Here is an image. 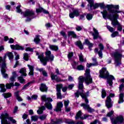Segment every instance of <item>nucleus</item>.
Returning a JSON list of instances; mask_svg holds the SVG:
<instances>
[{
    "label": "nucleus",
    "mask_w": 124,
    "mask_h": 124,
    "mask_svg": "<svg viewBox=\"0 0 124 124\" xmlns=\"http://www.w3.org/2000/svg\"><path fill=\"white\" fill-rule=\"evenodd\" d=\"M91 70L90 69H86L85 71V78L83 77L82 76H80L78 78V89L79 90L77 91L76 93H75V95L76 97H79V95H80L82 98H84L85 100V102L86 104H81L80 106L81 107H83L84 109L85 110H87L88 112L90 113H92L93 112H94V109L90 107V105H89V100L87 99V96H89V92H87V93H85L84 91V85H83V83H84V81H85L86 85H89L93 83V78L91 77Z\"/></svg>",
    "instance_id": "obj_1"
},
{
    "label": "nucleus",
    "mask_w": 124,
    "mask_h": 124,
    "mask_svg": "<svg viewBox=\"0 0 124 124\" xmlns=\"http://www.w3.org/2000/svg\"><path fill=\"white\" fill-rule=\"evenodd\" d=\"M107 8H108L107 12V10H104L101 12V14L103 15V18L106 19L107 18L109 19L111 21L112 26L115 28L116 26H118L117 30L119 31H123V27L121 25L118 21L119 17L120 16L118 13H121L122 11L118 10L120 8L119 5H107L106 6Z\"/></svg>",
    "instance_id": "obj_2"
},
{
    "label": "nucleus",
    "mask_w": 124,
    "mask_h": 124,
    "mask_svg": "<svg viewBox=\"0 0 124 124\" xmlns=\"http://www.w3.org/2000/svg\"><path fill=\"white\" fill-rule=\"evenodd\" d=\"M100 78H104V79L107 78V84H108L109 86L113 85V81L112 80L115 79V77L112 75H109V73L107 71L106 68H103L100 71Z\"/></svg>",
    "instance_id": "obj_3"
},
{
    "label": "nucleus",
    "mask_w": 124,
    "mask_h": 124,
    "mask_svg": "<svg viewBox=\"0 0 124 124\" xmlns=\"http://www.w3.org/2000/svg\"><path fill=\"white\" fill-rule=\"evenodd\" d=\"M46 57H44L43 53H41L38 56V59H39L40 62L43 63L44 65H46V64H47V62H48V61L53 62V61H54V58H55L53 54H51V51L49 50L46 52Z\"/></svg>",
    "instance_id": "obj_4"
},
{
    "label": "nucleus",
    "mask_w": 124,
    "mask_h": 124,
    "mask_svg": "<svg viewBox=\"0 0 124 124\" xmlns=\"http://www.w3.org/2000/svg\"><path fill=\"white\" fill-rule=\"evenodd\" d=\"M20 7H21V5H19L16 7V12L17 13L22 14L24 17H26V22H30L31 20V11L30 9H27L25 12H22V10L20 9Z\"/></svg>",
    "instance_id": "obj_5"
},
{
    "label": "nucleus",
    "mask_w": 124,
    "mask_h": 124,
    "mask_svg": "<svg viewBox=\"0 0 124 124\" xmlns=\"http://www.w3.org/2000/svg\"><path fill=\"white\" fill-rule=\"evenodd\" d=\"M0 66H1V72L3 78H8V75L5 73V58L0 57Z\"/></svg>",
    "instance_id": "obj_6"
},
{
    "label": "nucleus",
    "mask_w": 124,
    "mask_h": 124,
    "mask_svg": "<svg viewBox=\"0 0 124 124\" xmlns=\"http://www.w3.org/2000/svg\"><path fill=\"white\" fill-rule=\"evenodd\" d=\"M110 120L113 124H124V116L122 115H117L116 117L110 118Z\"/></svg>",
    "instance_id": "obj_7"
},
{
    "label": "nucleus",
    "mask_w": 124,
    "mask_h": 124,
    "mask_svg": "<svg viewBox=\"0 0 124 124\" xmlns=\"http://www.w3.org/2000/svg\"><path fill=\"white\" fill-rule=\"evenodd\" d=\"M42 100L46 102L45 104L46 107L49 110H51L52 108V104L50 102H52L53 100L50 97H46V95H43L41 96Z\"/></svg>",
    "instance_id": "obj_8"
},
{
    "label": "nucleus",
    "mask_w": 124,
    "mask_h": 124,
    "mask_svg": "<svg viewBox=\"0 0 124 124\" xmlns=\"http://www.w3.org/2000/svg\"><path fill=\"white\" fill-rule=\"evenodd\" d=\"M75 118L76 120H78V119L79 118L81 120H86V119H88V120H91V119H93V115L84 114L83 115V117L82 116V112H81V110H79L77 113Z\"/></svg>",
    "instance_id": "obj_9"
},
{
    "label": "nucleus",
    "mask_w": 124,
    "mask_h": 124,
    "mask_svg": "<svg viewBox=\"0 0 124 124\" xmlns=\"http://www.w3.org/2000/svg\"><path fill=\"white\" fill-rule=\"evenodd\" d=\"M115 61V64L116 66L121 65V59H122V54L119 52H115L113 54Z\"/></svg>",
    "instance_id": "obj_10"
},
{
    "label": "nucleus",
    "mask_w": 124,
    "mask_h": 124,
    "mask_svg": "<svg viewBox=\"0 0 124 124\" xmlns=\"http://www.w3.org/2000/svg\"><path fill=\"white\" fill-rule=\"evenodd\" d=\"M89 2L87 8L90 11L92 9H96L99 7V3L94 4L93 0H86Z\"/></svg>",
    "instance_id": "obj_11"
},
{
    "label": "nucleus",
    "mask_w": 124,
    "mask_h": 124,
    "mask_svg": "<svg viewBox=\"0 0 124 124\" xmlns=\"http://www.w3.org/2000/svg\"><path fill=\"white\" fill-rule=\"evenodd\" d=\"M115 96V94L110 93L109 96L107 97V100L106 101V106L108 109L111 108L113 107V104L112 103V100L110 97H114Z\"/></svg>",
    "instance_id": "obj_12"
},
{
    "label": "nucleus",
    "mask_w": 124,
    "mask_h": 124,
    "mask_svg": "<svg viewBox=\"0 0 124 124\" xmlns=\"http://www.w3.org/2000/svg\"><path fill=\"white\" fill-rule=\"evenodd\" d=\"M62 85H56L57 98H59V99H62V93H61V89H62Z\"/></svg>",
    "instance_id": "obj_13"
},
{
    "label": "nucleus",
    "mask_w": 124,
    "mask_h": 124,
    "mask_svg": "<svg viewBox=\"0 0 124 124\" xmlns=\"http://www.w3.org/2000/svg\"><path fill=\"white\" fill-rule=\"evenodd\" d=\"M92 61L94 63L87 64L86 66L88 68H90L91 66H97V65H98V62H96V58H92Z\"/></svg>",
    "instance_id": "obj_14"
},
{
    "label": "nucleus",
    "mask_w": 124,
    "mask_h": 124,
    "mask_svg": "<svg viewBox=\"0 0 124 124\" xmlns=\"http://www.w3.org/2000/svg\"><path fill=\"white\" fill-rule=\"evenodd\" d=\"M63 106V104H62V102H60L58 103L57 107L55 108L54 111H56V112H60V111L62 110V108Z\"/></svg>",
    "instance_id": "obj_15"
},
{
    "label": "nucleus",
    "mask_w": 124,
    "mask_h": 124,
    "mask_svg": "<svg viewBox=\"0 0 124 124\" xmlns=\"http://www.w3.org/2000/svg\"><path fill=\"white\" fill-rule=\"evenodd\" d=\"M79 12L77 10H75L74 11L73 13H70L69 14V17L71 18V19H73L74 18V16H78Z\"/></svg>",
    "instance_id": "obj_16"
},
{
    "label": "nucleus",
    "mask_w": 124,
    "mask_h": 124,
    "mask_svg": "<svg viewBox=\"0 0 124 124\" xmlns=\"http://www.w3.org/2000/svg\"><path fill=\"white\" fill-rule=\"evenodd\" d=\"M36 11L37 13H40V12H43L45 14H49V12L43 8L39 7L38 9H36Z\"/></svg>",
    "instance_id": "obj_17"
},
{
    "label": "nucleus",
    "mask_w": 124,
    "mask_h": 124,
    "mask_svg": "<svg viewBox=\"0 0 124 124\" xmlns=\"http://www.w3.org/2000/svg\"><path fill=\"white\" fill-rule=\"evenodd\" d=\"M93 33L92 34V35L93 36V39H97L99 34L98 31L94 28H93Z\"/></svg>",
    "instance_id": "obj_18"
},
{
    "label": "nucleus",
    "mask_w": 124,
    "mask_h": 124,
    "mask_svg": "<svg viewBox=\"0 0 124 124\" xmlns=\"http://www.w3.org/2000/svg\"><path fill=\"white\" fill-rule=\"evenodd\" d=\"M51 78L52 80H55L57 82H61V78H58L57 75H55L53 73L51 74Z\"/></svg>",
    "instance_id": "obj_19"
},
{
    "label": "nucleus",
    "mask_w": 124,
    "mask_h": 124,
    "mask_svg": "<svg viewBox=\"0 0 124 124\" xmlns=\"http://www.w3.org/2000/svg\"><path fill=\"white\" fill-rule=\"evenodd\" d=\"M62 123V119H54L51 120V124H61Z\"/></svg>",
    "instance_id": "obj_20"
},
{
    "label": "nucleus",
    "mask_w": 124,
    "mask_h": 124,
    "mask_svg": "<svg viewBox=\"0 0 124 124\" xmlns=\"http://www.w3.org/2000/svg\"><path fill=\"white\" fill-rule=\"evenodd\" d=\"M20 92L19 91H16L15 93V96H16L17 100H18V101H22V98H21V97H20V95H19V93Z\"/></svg>",
    "instance_id": "obj_21"
},
{
    "label": "nucleus",
    "mask_w": 124,
    "mask_h": 124,
    "mask_svg": "<svg viewBox=\"0 0 124 124\" xmlns=\"http://www.w3.org/2000/svg\"><path fill=\"white\" fill-rule=\"evenodd\" d=\"M40 90L41 92H47V87L46 86V85L42 84L40 88Z\"/></svg>",
    "instance_id": "obj_22"
},
{
    "label": "nucleus",
    "mask_w": 124,
    "mask_h": 124,
    "mask_svg": "<svg viewBox=\"0 0 124 124\" xmlns=\"http://www.w3.org/2000/svg\"><path fill=\"white\" fill-rule=\"evenodd\" d=\"M26 72H27V71L25 68H21L19 71V73L21 74V76H27Z\"/></svg>",
    "instance_id": "obj_23"
},
{
    "label": "nucleus",
    "mask_w": 124,
    "mask_h": 124,
    "mask_svg": "<svg viewBox=\"0 0 124 124\" xmlns=\"http://www.w3.org/2000/svg\"><path fill=\"white\" fill-rule=\"evenodd\" d=\"M84 43L89 46V49L90 51H92V47H93V44L91 43L89 40L86 39Z\"/></svg>",
    "instance_id": "obj_24"
},
{
    "label": "nucleus",
    "mask_w": 124,
    "mask_h": 124,
    "mask_svg": "<svg viewBox=\"0 0 124 124\" xmlns=\"http://www.w3.org/2000/svg\"><path fill=\"white\" fill-rule=\"evenodd\" d=\"M124 93H120L119 95V99L118 100V103L121 104L124 102Z\"/></svg>",
    "instance_id": "obj_25"
},
{
    "label": "nucleus",
    "mask_w": 124,
    "mask_h": 124,
    "mask_svg": "<svg viewBox=\"0 0 124 124\" xmlns=\"http://www.w3.org/2000/svg\"><path fill=\"white\" fill-rule=\"evenodd\" d=\"M0 93H5V92H6V89H5V85L3 84H0Z\"/></svg>",
    "instance_id": "obj_26"
},
{
    "label": "nucleus",
    "mask_w": 124,
    "mask_h": 124,
    "mask_svg": "<svg viewBox=\"0 0 124 124\" xmlns=\"http://www.w3.org/2000/svg\"><path fill=\"white\" fill-rule=\"evenodd\" d=\"M68 36H72L74 38L77 37V35L74 32V31H69L68 32Z\"/></svg>",
    "instance_id": "obj_27"
},
{
    "label": "nucleus",
    "mask_w": 124,
    "mask_h": 124,
    "mask_svg": "<svg viewBox=\"0 0 124 124\" xmlns=\"http://www.w3.org/2000/svg\"><path fill=\"white\" fill-rule=\"evenodd\" d=\"M45 109H46V108L44 106H42L39 108V109L37 111V113L40 115V114H42V113H43V111H44Z\"/></svg>",
    "instance_id": "obj_28"
},
{
    "label": "nucleus",
    "mask_w": 124,
    "mask_h": 124,
    "mask_svg": "<svg viewBox=\"0 0 124 124\" xmlns=\"http://www.w3.org/2000/svg\"><path fill=\"white\" fill-rule=\"evenodd\" d=\"M34 42L36 44H39L40 43V38L39 35H36L33 40Z\"/></svg>",
    "instance_id": "obj_29"
},
{
    "label": "nucleus",
    "mask_w": 124,
    "mask_h": 124,
    "mask_svg": "<svg viewBox=\"0 0 124 124\" xmlns=\"http://www.w3.org/2000/svg\"><path fill=\"white\" fill-rule=\"evenodd\" d=\"M39 71L40 72H42L43 75L46 77H47L48 76V74L46 72V71L44 70L43 68L39 69Z\"/></svg>",
    "instance_id": "obj_30"
},
{
    "label": "nucleus",
    "mask_w": 124,
    "mask_h": 124,
    "mask_svg": "<svg viewBox=\"0 0 124 124\" xmlns=\"http://www.w3.org/2000/svg\"><path fill=\"white\" fill-rule=\"evenodd\" d=\"M93 17V15L92 14H87L86 15V19L88 21H91V20H92Z\"/></svg>",
    "instance_id": "obj_31"
},
{
    "label": "nucleus",
    "mask_w": 124,
    "mask_h": 124,
    "mask_svg": "<svg viewBox=\"0 0 124 124\" xmlns=\"http://www.w3.org/2000/svg\"><path fill=\"white\" fill-rule=\"evenodd\" d=\"M85 69V66L83 65H78L77 67V70L81 71V70H84Z\"/></svg>",
    "instance_id": "obj_32"
},
{
    "label": "nucleus",
    "mask_w": 124,
    "mask_h": 124,
    "mask_svg": "<svg viewBox=\"0 0 124 124\" xmlns=\"http://www.w3.org/2000/svg\"><path fill=\"white\" fill-rule=\"evenodd\" d=\"M11 87H14V82H11L10 83H7L6 84V89H11Z\"/></svg>",
    "instance_id": "obj_33"
},
{
    "label": "nucleus",
    "mask_w": 124,
    "mask_h": 124,
    "mask_svg": "<svg viewBox=\"0 0 124 124\" xmlns=\"http://www.w3.org/2000/svg\"><path fill=\"white\" fill-rule=\"evenodd\" d=\"M49 48L51 50H53V51H57L59 49L57 46L53 45L49 46Z\"/></svg>",
    "instance_id": "obj_34"
},
{
    "label": "nucleus",
    "mask_w": 124,
    "mask_h": 124,
    "mask_svg": "<svg viewBox=\"0 0 124 124\" xmlns=\"http://www.w3.org/2000/svg\"><path fill=\"white\" fill-rule=\"evenodd\" d=\"M76 45L78 46L80 49H83L84 47L83 46V45H82V43L81 42H77L75 43Z\"/></svg>",
    "instance_id": "obj_35"
},
{
    "label": "nucleus",
    "mask_w": 124,
    "mask_h": 124,
    "mask_svg": "<svg viewBox=\"0 0 124 124\" xmlns=\"http://www.w3.org/2000/svg\"><path fill=\"white\" fill-rule=\"evenodd\" d=\"M7 56L9 60H13V58H14V56H13V54H12V52H8Z\"/></svg>",
    "instance_id": "obj_36"
},
{
    "label": "nucleus",
    "mask_w": 124,
    "mask_h": 124,
    "mask_svg": "<svg viewBox=\"0 0 124 124\" xmlns=\"http://www.w3.org/2000/svg\"><path fill=\"white\" fill-rule=\"evenodd\" d=\"M107 28L108 30L109 31H110V32H113L115 31V29L109 25L107 26Z\"/></svg>",
    "instance_id": "obj_37"
},
{
    "label": "nucleus",
    "mask_w": 124,
    "mask_h": 124,
    "mask_svg": "<svg viewBox=\"0 0 124 124\" xmlns=\"http://www.w3.org/2000/svg\"><path fill=\"white\" fill-rule=\"evenodd\" d=\"M18 80L21 84H24V83H25V79L22 77H19L18 78Z\"/></svg>",
    "instance_id": "obj_38"
},
{
    "label": "nucleus",
    "mask_w": 124,
    "mask_h": 124,
    "mask_svg": "<svg viewBox=\"0 0 124 124\" xmlns=\"http://www.w3.org/2000/svg\"><path fill=\"white\" fill-rule=\"evenodd\" d=\"M65 122L67 124H75V123H74L73 121L69 119H66Z\"/></svg>",
    "instance_id": "obj_39"
},
{
    "label": "nucleus",
    "mask_w": 124,
    "mask_h": 124,
    "mask_svg": "<svg viewBox=\"0 0 124 124\" xmlns=\"http://www.w3.org/2000/svg\"><path fill=\"white\" fill-rule=\"evenodd\" d=\"M119 35V32L118 31H115L113 32L111 35V36L112 38L116 37V36H118Z\"/></svg>",
    "instance_id": "obj_40"
},
{
    "label": "nucleus",
    "mask_w": 124,
    "mask_h": 124,
    "mask_svg": "<svg viewBox=\"0 0 124 124\" xmlns=\"http://www.w3.org/2000/svg\"><path fill=\"white\" fill-rule=\"evenodd\" d=\"M46 117H47V115L44 114V115L40 116L39 117V119H40V120H41V121H44V120H45Z\"/></svg>",
    "instance_id": "obj_41"
},
{
    "label": "nucleus",
    "mask_w": 124,
    "mask_h": 124,
    "mask_svg": "<svg viewBox=\"0 0 124 124\" xmlns=\"http://www.w3.org/2000/svg\"><path fill=\"white\" fill-rule=\"evenodd\" d=\"M3 95L5 98H8V97H10V96H11L12 94L11 93H7L3 94Z\"/></svg>",
    "instance_id": "obj_42"
},
{
    "label": "nucleus",
    "mask_w": 124,
    "mask_h": 124,
    "mask_svg": "<svg viewBox=\"0 0 124 124\" xmlns=\"http://www.w3.org/2000/svg\"><path fill=\"white\" fill-rule=\"evenodd\" d=\"M106 95H107L106 92L105 91V90H104V89H103L102 91V98H105V97L106 96Z\"/></svg>",
    "instance_id": "obj_43"
},
{
    "label": "nucleus",
    "mask_w": 124,
    "mask_h": 124,
    "mask_svg": "<svg viewBox=\"0 0 124 124\" xmlns=\"http://www.w3.org/2000/svg\"><path fill=\"white\" fill-rule=\"evenodd\" d=\"M38 120V116L36 115L32 116H31V121H34V122H36Z\"/></svg>",
    "instance_id": "obj_44"
},
{
    "label": "nucleus",
    "mask_w": 124,
    "mask_h": 124,
    "mask_svg": "<svg viewBox=\"0 0 124 124\" xmlns=\"http://www.w3.org/2000/svg\"><path fill=\"white\" fill-rule=\"evenodd\" d=\"M101 124V122L99 121L98 120L96 119L93 122H92L90 124Z\"/></svg>",
    "instance_id": "obj_45"
},
{
    "label": "nucleus",
    "mask_w": 124,
    "mask_h": 124,
    "mask_svg": "<svg viewBox=\"0 0 124 124\" xmlns=\"http://www.w3.org/2000/svg\"><path fill=\"white\" fill-rule=\"evenodd\" d=\"M23 59H24V60H25V61H28L29 60V54L28 53H25L24 54Z\"/></svg>",
    "instance_id": "obj_46"
},
{
    "label": "nucleus",
    "mask_w": 124,
    "mask_h": 124,
    "mask_svg": "<svg viewBox=\"0 0 124 124\" xmlns=\"http://www.w3.org/2000/svg\"><path fill=\"white\" fill-rule=\"evenodd\" d=\"M79 59L80 62H83L84 58L83 57L82 54H80L79 55Z\"/></svg>",
    "instance_id": "obj_47"
},
{
    "label": "nucleus",
    "mask_w": 124,
    "mask_h": 124,
    "mask_svg": "<svg viewBox=\"0 0 124 124\" xmlns=\"http://www.w3.org/2000/svg\"><path fill=\"white\" fill-rule=\"evenodd\" d=\"M24 47L19 46V45H16V50H21L23 51V50H24Z\"/></svg>",
    "instance_id": "obj_48"
},
{
    "label": "nucleus",
    "mask_w": 124,
    "mask_h": 124,
    "mask_svg": "<svg viewBox=\"0 0 124 124\" xmlns=\"http://www.w3.org/2000/svg\"><path fill=\"white\" fill-rule=\"evenodd\" d=\"M72 65L73 66V68H74V69H77V62H73V63H72Z\"/></svg>",
    "instance_id": "obj_49"
},
{
    "label": "nucleus",
    "mask_w": 124,
    "mask_h": 124,
    "mask_svg": "<svg viewBox=\"0 0 124 124\" xmlns=\"http://www.w3.org/2000/svg\"><path fill=\"white\" fill-rule=\"evenodd\" d=\"M60 33L61 35L63 36V37H64V38H66V37H67V35H66L64 31H62L60 32Z\"/></svg>",
    "instance_id": "obj_50"
},
{
    "label": "nucleus",
    "mask_w": 124,
    "mask_h": 124,
    "mask_svg": "<svg viewBox=\"0 0 124 124\" xmlns=\"http://www.w3.org/2000/svg\"><path fill=\"white\" fill-rule=\"evenodd\" d=\"M13 77H15L16 78V77H18V75H17V72L16 71H13L12 73Z\"/></svg>",
    "instance_id": "obj_51"
},
{
    "label": "nucleus",
    "mask_w": 124,
    "mask_h": 124,
    "mask_svg": "<svg viewBox=\"0 0 124 124\" xmlns=\"http://www.w3.org/2000/svg\"><path fill=\"white\" fill-rule=\"evenodd\" d=\"M114 114V110H111L107 114V117H111L112 115Z\"/></svg>",
    "instance_id": "obj_52"
},
{
    "label": "nucleus",
    "mask_w": 124,
    "mask_h": 124,
    "mask_svg": "<svg viewBox=\"0 0 124 124\" xmlns=\"http://www.w3.org/2000/svg\"><path fill=\"white\" fill-rule=\"evenodd\" d=\"M73 52H70L69 53V54H68V58L69 60H70L71 59V58H72V57H73Z\"/></svg>",
    "instance_id": "obj_53"
},
{
    "label": "nucleus",
    "mask_w": 124,
    "mask_h": 124,
    "mask_svg": "<svg viewBox=\"0 0 124 124\" xmlns=\"http://www.w3.org/2000/svg\"><path fill=\"white\" fill-rule=\"evenodd\" d=\"M99 47L100 49V51H102L104 49V46H103V45L102 44H100L99 45Z\"/></svg>",
    "instance_id": "obj_54"
},
{
    "label": "nucleus",
    "mask_w": 124,
    "mask_h": 124,
    "mask_svg": "<svg viewBox=\"0 0 124 124\" xmlns=\"http://www.w3.org/2000/svg\"><path fill=\"white\" fill-rule=\"evenodd\" d=\"M16 78L14 77H11L10 78V82H13L12 83H14V82H15V78Z\"/></svg>",
    "instance_id": "obj_55"
},
{
    "label": "nucleus",
    "mask_w": 124,
    "mask_h": 124,
    "mask_svg": "<svg viewBox=\"0 0 124 124\" xmlns=\"http://www.w3.org/2000/svg\"><path fill=\"white\" fill-rule=\"evenodd\" d=\"M10 47L11 49L13 50H16V47H17V45H12L10 46Z\"/></svg>",
    "instance_id": "obj_56"
},
{
    "label": "nucleus",
    "mask_w": 124,
    "mask_h": 124,
    "mask_svg": "<svg viewBox=\"0 0 124 124\" xmlns=\"http://www.w3.org/2000/svg\"><path fill=\"white\" fill-rule=\"evenodd\" d=\"M64 104L65 107H67V106H68V105L69 104V100L65 101L64 102Z\"/></svg>",
    "instance_id": "obj_57"
},
{
    "label": "nucleus",
    "mask_w": 124,
    "mask_h": 124,
    "mask_svg": "<svg viewBox=\"0 0 124 124\" xmlns=\"http://www.w3.org/2000/svg\"><path fill=\"white\" fill-rule=\"evenodd\" d=\"M61 89H62V91L64 93H65V92H66V91H67V87L66 86H64L63 87L61 88Z\"/></svg>",
    "instance_id": "obj_58"
},
{
    "label": "nucleus",
    "mask_w": 124,
    "mask_h": 124,
    "mask_svg": "<svg viewBox=\"0 0 124 124\" xmlns=\"http://www.w3.org/2000/svg\"><path fill=\"white\" fill-rule=\"evenodd\" d=\"M74 87V84H70L68 85L67 88L68 89V90H72Z\"/></svg>",
    "instance_id": "obj_59"
},
{
    "label": "nucleus",
    "mask_w": 124,
    "mask_h": 124,
    "mask_svg": "<svg viewBox=\"0 0 124 124\" xmlns=\"http://www.w3.org/2000/svg\"><path fill=\"white\" fill-rule=\"evenodd\" d=\"M15 55L16 56L15 60L17 61V60H19L20 59L19 56L18 54V53L15 52Z\"/></svg>",
    "instance_id": "obj_60"
},
{
    "label": "nucleus",
    "mask_w": 124,
    "mask_h": 124,
    "mask_svg": "<svg viewBox=\"0 0 124 124\" xmlns=\"http://www.w3.org/2000/svg\"><path fill=\"white\" fill-rule=\"evenodd\" d=\"M8 43H10V44L14 43V39H13L12 38H10L9 39Z\"/></svg>",
    "instance_id": "obj_61"
},
{
    "label": "nucleus",
    "mask_w": 124,
    "mask_h": 124,
    "mask_svg": "<svg viewBox=\"0 0 124 124\" xmlns=\"http://www.w3.org/2000/svg\"><path fill=\"white\" fill-rule=\"evenodd\" d=\"M99 6L100 8H104L105 6L104 5V3H99Z\"/></svg>",
    "instance_id": "obj_62"
},
{
    "label": "nucleus",
    "mask_w": 124,
    "mask_h": 124,
    "mask_svg": "<svg viewBox=\"0 0 124 124\" xmlns=\"http://www.w3.org/2000/svg\"><path fill=\"white\" fill-rule=\"evenodd\" d=\"M98 56H99V58H102L103 54H102V50H100L98 52Z\"/></svg>",
    "instance_id": "obj_63"
},
{
    "label": "nucleus",
    "mask_w": 124,
    "mask_h": 124,
    "mask_svg": "<svg viewBox=\"0 0 124 124\" xmlns=\"http://www.w3.org/2000/svg\"><path fill=\"white\" fill-rule=\"evenodd\" d=\"M76 29V30L78 31H82L83 28L80 26H77Z\"/></svg>",
    "instance_id": "obj_64"
}]
</instances>
